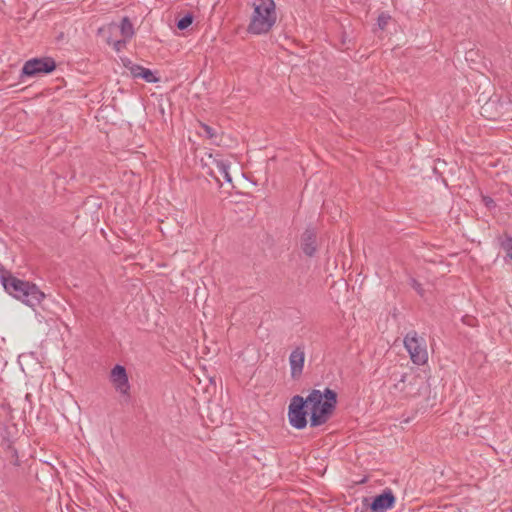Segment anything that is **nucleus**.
I'll list each match as a JSON object with an SVG mask.
<instances>
[{"mask_svg":"<svg viewBox=\"0 0 512 512\" xmlns=\"http://www.w3.org/2000/svg\"><path fill=\"white\" fill-rule=\"evenodd\" d=\"M57 67L52 57L32 58L27 60L20 73V79L36 77L52 73Z\"/></svg>","mask_w":512,"mask_h":512,"instance_id":"20e7f679","label":"nucleus"},{"mask_svg":"<svg viewBox=\"0 0 512 512\" xmlns=\"http://www.w3.org/2000/svg\"><path fill=\"white\" fill-rule=\"evenodd\" d=\"M404 346L408 351L412 362L416 365H423L428 360L426 344L416 331H410L404 337Z\"/></svg>","mask_w":512,"mask_h":512,"instance_id":"39448f33","label":"nucleus"},{"mask_svg":"<svg viewBox=\"0 0 512 512\" xmlns=\"http://www.w3.org/2000/svg\"><path fill=\"white\" fill-rule=\"evenodd\" d=\"M501 247L506 252V256L512 260V237L507 236L501 242Z\"/></svg>","mask_w":512,"mask_h":512,"instance_id":"2eb2a0df","label":"nucleus"},{"mask_svg":"<svg viewBox=\"0 0 512 512\" xmlns=\"http://www.w3.org/2000/svg\"><path fill=\"white\" fill-rule=\"evenodd\" d=\"M0 282L8 294L31 308L38 306L45 298V294L36 284L13 276L3 267L0 270Z\"/></svg>","mask_w":512,"mask_h":512,"instance_id":"f03ea898","label":"nucleus"},{"mask_svg":"<svg viewBox=\"0 0 512 512\" xmlns=\"http://www.w3.org/2000/svg\"><path fill=\"white\" fill-rule=\"evenodd\" d=\"M396 498L390 488H386L382 493L374 496L369 503V498H364L363 505L371 509L372 512H386L395 505Z\"/></svg>","mask_w":512,"mask_h":512,"instance_id":"0eeeda50","label":"nucleus"},{"mask_svg":"<svg viewBox=\"0 0 512 512\" xmlns=\"http://www.w3.org/2000/svg\"><path fill=\"white\" fill-rule=\"evenodd\" d=\"M300 246L302 252L308 257H314L317 252V232L311 225L307 226L301 235Z\"/></svg>","mask_w":512,"mask_h":512,"instance_id":"1a4fd4ad","label":"nucleus"},{"mask_svg":"<svg viewBox=\"0 0 512 512\" xmlns=\"http://www.w3.org/2000/svg\"><path fill=\"white\" fill-rule=\"evenodd\" d=\"M253 12L247 27V32L253 35L267 34L277 21L276 4L274 0H253Z\"/></svg>","mask_w":512,"mask_h":512,"instance_id":"7ed1b4c3","label":"nucleus"},{"mask_svg":"<svg viewBox=\"0 0 512 512\" xmlns=\"http://www.w3.org/2000/svg\"><path fill=\"white\" fill-rule=\"evenodd\" d=\"M193 19V15L187 13L177 21L176 26L179 30H185L192 24Z\"/></svg>","mask_w":512,"mask_h":512,"instance_id":"ddd939ff","label":"nucleus"},{"mask_svg":"<svg viewBox=\"0 0 512 512\" xmlns=\"http://www.w3.org/2000/svg\"><path fill=\"white\" fill-rule=\"evenodd\" d=\"M111 382L113 383L115 389L123 394L128 395L130 390L129 380L127 371L122 365H115L110 374Z\"/></svg>","mask_w":512,"mask_h":512,"instance_id":"6e6552de","label":"nucleus"},{"mask_svg":"<svg viewBox=\"0 0 512 512\" xmlns=\"http://www.w3.org/2000/svg\"><path fill=\"white\" fill-rule=\"evenodd\" d=\"M409 284L418 293V295L421 297L424 296L425 290L420 282H418L415 278H410Z\"/></svg>","mask_w":512,"mask_h":512,"instance_id":"f3484780","label":"nucleus"},{"mask_svg":"<svg viewBox=\"0 0 512 512\" xmlns=\"http://www.w3.org/2000/svg\"><path fill=\"white\" fill-rule=\"evenodd\" d=\"M337 392L329 387L324 391L313 389L306 398L294 395L288 406L289 424L297 429L306 428L310 415V427L324 425L333 415L337 406Z\"/></svg>","mask_w":512,"mask_h":512,"instance_id":"f257e3e1","label":"nucleus"},{"mask_svg":"<svg viewBox=\"0 0 512 512\" xmlns=\"http://www.w3.org/2000/svg\"><path fill=\"white\" fill-rule=\"evenodd\" d=\"M494 102H495L494 100L490 99V100H489V102H487V103L485 104V106L483 107V108L485 109V111H487V109H488L491 105H493V104H494Z\"/></svg>","mask_w":512,"mask_h":512,"instance_id":"4be33fe9","label":"nucleus"},{"mask_svg":"<svg viewBox=\"0 0 512 512\" xmlns=\"http://www.w3.org/2000/svg\"><path fill=\"white\" fill-rule=\"evenodd\" d=\"M305 352L303 347H296L289 356L291 378L299 379L303 373Z\"/></svg>","mask_w":512,"mask_h":512,"instance_id":"9d476101","label":"nucleus"},{"mask_svg":"<svg viewBox=\"0 0 512 512\" xmlns=\"http://www.w3.org/2000/svg\"><path fill=\"white\" fill-rule=\"evenodd\" d=\"M407 378H408V374L407 373L401 374L399 380H397V382L394 385L395 388L397 390L403 391L404 390V383L406 382Z\"/></svg>","mask_w":512,"mask_h":512,"instance_id":"a211bd4d","label":"nucleus"},{"mask_svg":"<svg viewBox=\"0 0 512 512\" xmlns=\"http://www.w3.org/2000/svg\"><path fill=\"white\" fill-rule=\"evenodd\" d=\"M200 127L201 129L203 130V132L205 133V136L208 138V139H215L217 137V132L214 128H212L211 126L205 124V123H200Z\"/></svg>","mask_w":512,"mask_h":512,"instance_id":"dca6fc26","label":"nucleus"},{"mask_svg":"<svg viewBox=\"0 0 512 512\" xmlns=\"http://www.w3.org/2000/svg\"><path fill=\"white\" fill-rule=\"evenodd\" d=\"M126 40L127 39H122V40H116L113 42V48L114 50H116L117 52H119L125 45H126Z\"/></svg>","mask_w":512,"mask_h":512,"instance_id":"aec40b11","label":"nucleus"},{"mask_svg":"<svg viewBox=\"0 0 512 512\" xmlns=\"http://www.w3.org/2000/svg\"><path fill=\"white\" fill-rule=\"evenodd\" d=\"M202 168L205 169L206 174L213 177L220 185L221 182L216 175V171L213 166L217 169V172L224 178L225 182L232 183V177L229 173L230 162L224 159H218L216 156H213L211 153L208 154V161L204 162V159H201Z\"/></svg>","mask_w":512,"mask_h":512,"instance_id":"423d86ee","label":"nucleus"},{"mask_svg":"<svg viewBox=\"0 0 512 512\" xmlns=\"http://www.w3.org/2000/svg\"><path fill=\"white\" fill-rule=\"evenodd\" d=\"M391 16L388 13L382 12L378 15L377 25L379 29L384 30L390 21Z\"/></svg>","mask_w":512,"mask_h":512,"instance_id":"4468645a","label":"nucleus"},{"mask_svg":"<svg viewBox=\"0 0 512 512\" xmlns=\"http://www.w3.org/2000/svg\"><path fill=\"white\" fill-rule=\"evenodd\" d=\"M341 42L343 45H346L347 42H350V40L347 39V36L345 33L342 35Z\"/></svg>","mask_w":512,"mask_h":512,"instance_id":"412c9836","label":"nucleus"},{"mask_svg":"<svg viewBox=\"0 0 512 512\" xmlns=\"http://www.w3.org/2000/svg\"><path fill=\"white\" fill-rule=\"evenodd\" d=\"M124 66L129 70L134 79L141 78L147 83H157L160 81V78L156 76L155 72L141 65L128 61Z\"/></svg>","mask_w":512,"mask_h":512,"instance_id":"9b49d317","label":"nucleus"},{"mask_svg":"<svg viewBox=\"0 0 512 512\" xmlns=\"http://www.w3.org/2000/svg\"><path fill=\"white\" fill-rule=\"evenodd\" d=\"M482 202L489 210L496 207L495 201L490 196H482Z\"/></svg>","mask_w":512,"mask_h":512,"instance_id":"6ab92c4d","label":"nucleus"},{"mask_svg":"<svg viewBox=\"0 0 512 512\" xmlns=\"http://www.w3.org/2000/svg\"><path fill=\"white\" fill-rule=\"evenodd\" d=\"M117 28L120 29L121 35L125 39H131L134 35V28L133 24L131 23L130 19L125 16L122 18L120 25H116L115 23H111L108 25L107 29L110 33H113L117 30Z\"/></svg>","mask_w":512,"mask_h":512,"instance_id":"f8f14e48","label":"nucleus"}]
</instances>
